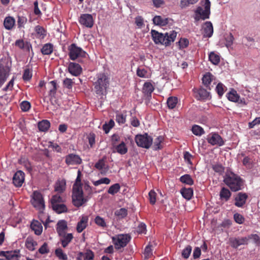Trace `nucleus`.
Here are the masks:
<instances>
[{"instance_id": "1", "label": "nucleus", "mask_w": 260, "mask_h": 260, "mask_svg": "<svg viewBox=\"0 0 260 260\" xmlns=\"http://www.w3.org/2000/svg\"><path fill=\"white\" fill-rule=\"evenodd\" d=\"M224 183L234 192L244 188V180L238 175L233 172H226L223 179Z\"/></svg>"}, {"instance_id": "2", "label": "nucleus", "mask_w": 260, "mask_h": 260, "mask_svg": "<svg viewBox=\"0 0 260 260\" xmlns=\"http://www.w3.org/2000/svg\"><path fill=\"white\" fill-rule=\"evenodd\" d=\"M151 33L155 44L165 46L169 45L171 42H174L177 36V32L174 31L162 34L155 30H151Z\"/></svg>"}, {"instance_id": "3", "label": "nucleus", "mask_w": 260, "mask_h": 260, "mask_svg": "<svg viewBox=\"0 0 260 260\" xmlns=\"http://www.w3.org/2000/svg\"><path fill=\"white\" fill-rule=\"evenodd\" d=\"M96 80L93 83L94 91L99 96L105 95L109 84V77L103 73L96 75Z\"/></svg>"}, {"instance_id": "4", "label": "nucleus", "mask_w": 260, "mask_h": 260, "mask_svg": "<svg viewBox=\"0 0 260 260\" xmlns=\"http://www.w3.org/2000/svg\"><path fill=\"white\" fill-rule=\"evenodd\" d=\"M69 55L71 60H75L86 56V52L75 44H72L68 47Z\"/></svg>"}, {"instance_id": "5", "label": "nucleus", "mask_w": 260, "mask_h": 260, "mask_svg": "<svg viewBox=\"0 0 260 260\" xmlns=\"http://www.w3.org/2000/svg\"><path fill=\"white\" fill-rule=\"evenodd\" d=\"M135 141L138 146L148 149L152 144L153 139L147 134H144L137 135Z\"/></svg>"}, {"instance_id": "6", "label": "nucleus", "mask_w": 260, "mask_h": 260, "mask_svg": "<svg viewBox=\"0 0 260 260\" xmlns=\"http://www.w3.org/2000/svg\"><path fill=\"white\" fill-rule=\"evenodd\" d=\"M202 5L204 7V10L199 6L197 7L195 13L197 15H199L202 20H205L209 18L210 17L211 3L209 0H205V2Z\"/></svg>"}, {"instance_id": "7", "label": "nucleus", "mask_w": 260, "mask_h": 260, "mask_svg": "<svg viewBox=\"0 0 260 260\" xmlns=\"http://www.w3.org/2000/svg\"><path fill=\"white\" fill-rule=\"evenodd\" d=\"M131 239V237L127 234H120L112 238L113 242L116 249L125 247Z\"/></svg>"}, {"instance_id": "8", "label": "nucleus", "mask_w": 260, "mask_h": 260, "mask_svg": "<svg viewBox=\"0 0 260 260\" xmlns=\"http://www.w3.org/2000/svg\"><path fill=\"white\" fill-rule=\"evenodd\" d=\"M72 202L74 206L80 207L86 202L83 196L82 189H73Z\"/></svg>"}, {"instance_id": "9", "label": "nucleus", "mask_w": 260, "mask_h": 260, "mask_svg": "<svg viewBox=\"0 0 260 260\" xmlns=\"http://www.w3.org/2000/svg\"><path fill=\"white\" fill-rule=\"evenodd\" d=\"M31 203L34 207L40 211H42L45 207L42 195L37 191L34 192Z\"/></svg>"}, {"instance_id": "10", "label": "nucleus", "mask_w": 260, "mask_h": 260, "mask_svg": "<svg viewBox=\"0 0 260 260\" xmlns=\"http://www.w3.org/2000/svg\"><path fill=\"white\" fill-rule=\"evenodd\" d=\"M208 143L214 146H221L224 145V142L222 137L217 133H213L208 135L207 139Z\"/></svg>"}, {"instance_id": "11", "label": "nucleus", "mask_w": 260, "mask_h": 260, "mask_svg": "<svg viewBox=\"0 0 260 260\" xmlns=\"http://www.w3.org/2000/svg\"><path fill=\"white\" fill-rule=\"evenodd\" d=\"M248 198V194L245 192H240L238 193L235 197L234 205L237 207H243L245 204Z\"/></svg>"}, {"instance_id": "12", "label": "nucleus", "mask_w": 260, "mask_h": 260, "mask_svg": "<svg viewBox=\"0 0 260 260\" xmlns=\"http://www.w3.org/2000/svg\"><path fill=\"white\" fill-rule=\"evenodd\" d=\"M79 22L83 25L91 28L93 25V19L91 15L84 14L81 15L79 18Z\"/></svg>"}, {"instance_id": "13", "label": "nucleus", "mask_w": 260, "mask_h": 260, "mask_svg": "<svg viewBox=\"0 0 260 260\" xmlns=\"http://www.w3.org/2000/svg\"><path fill=\"white\" fill-rule=\"evenodd\" d=\"M250 238H251L241 237L231 238L230 239L231 245L233 248H237L240 245H247Z\"/></svg>"}, {"instance_id": "14", "label": "nucleus", "mask_w": 260, "mask_h": 260, "mask_svg": "<svg viewBox=\"0 0 260 260\" xmlns=\"http://www.w3.org/2000/svg\"><path fill=\"white\" fill-rule=\"evenodd\" d=\"M24 180V173L21 171H18L14 174L13 182L16 187L22 186Z\"/></svg>"}, {"instance_id": "15", "label": "nucleus", "mask_w": 260, "mask_h": 260, "mask_svg": "<svg viewBox=\"0 0 260 260\" xmlns=\"http://www.w3.org/2000/svg\"><path fill=\"white\" fill-rule=\"evenodd\" d=\"M59 237V241L63 248H66L71 242L73 239V235L71 233H67L58 235Z\"/></svg>"}, {"instance_id": "16", "label": "nucleus", "mask_w": 260, "mask_h": 260, "mask_svg": "<svg viewBox=\"0 0 260 260\" xmlns=\"http://www.w3.org/2000/svg\"><path fill=\"white\" fill-rule=\"evenodd\" d=\"M82 159L78 155L70 154L66 157V162L68 165H75L80 164Z\"/></svg>"}, {"instance_id": "17", "label": "nucleus", "mask_w": 260, "mask_h": 260, "mask_svg": "<svg viewBox=\"0 0 260 260\" xmlns=\"http://www.w3.org/2000/svg\"><path fill=\"white\" fill-rule=\"evenodd\" d=\"M69 72L75 76H78L82 72V68L81 66L75 62H70L68 67Z\"/></svg>"}, {"instance_id": "18", "label": "nucleus", "mask_w": 260, "mask_h": 260, "mask_svg": "<svg viewBox=\"0 0 260 260\" xmlns=\"http://www.w3.org/2000/svg\"><path fill=\"white\" fill-rule=\"evenodd\" d=\"M113 152H117L120 154H124L127 152V148L123 141L120 142L118 144H114L112 148Z\"/></svg>"}, {"instance_id": "19", "label": "nucleus", "mask_w": 260, "mask_h": 260, "mask_svg": "<svg viewBox=\"0 0 260 260\" xmlns=\"http://www.w3.org/2000/svg\"><path fill=\"white\" fill-rule=\"evenodd\" d=\"M88 217L87 216H82L77 223L76 230L78 233H81L87 226Z\"/></svg>"}, {"instance_id": "20", "label": "nucleus", "mask_w": 260, "mask_h": 260, "mask_svg": "<svg viewBox=\"0 0 260 260\" xmlns=\"http://www.w3.org/2000/svg\"><path fill=\"white\" fill-rule=\"evenodd\" d=\"M196 97L198 100H206L209 96V92L203 88L194 89Z\"/></svg>"}, {"instance_id": "21", "label": "nucleus", "mask_w": 260, "mask_h": 260, "mask_svg": "<svg viewBox=\"0 0 260 260\" xmlns=\"http://www.w3.org/2000/svg\"><path fill=\"white\" fill-rule=\"evenodd\" d=\"M232 196V193L230 190L225 188L222 187L219 192V197L221 201L223 202L228 201Z\"/></svg>"}, {"instance_id": "22", "label": "nucleus", "mask_w": 260, "mask_h": 260, "mask_svg": "<svg viewBox=\"0 0 260 260\" xmlns=\"http://www.w3.org/2000/svg\"><path fill=\"white\" fill-rule=\"evenodd\" d=\"M170 21H171L170 19L160 16H155L153 18V22L154 24L162 26L166 25L169 23Z\"/></svg>"}, {"instance_id": "23", "label": "nucleus", "mask_w": 260, "mask_h": 260, "mask_svg": "<svg viewBox=\"0 0 260 260\" xmlns=\"http://www.w3.org/2000/svg\"><path fill=\"white\" fill-rule=\"evenodd\" d=\"M30 227L37 235H40L42 234L43 226L41 223L38 220H33L31 223Z\"/></svg>"}, {"instance_id": "24", "label": "nucleus", "mask_w": 260, "mask_h": 260, "mask_svg": "<svg viewBox=\"0 0 260 260\" xmlns=\"http://www.w3.org/2000/svg\"><path fill=\"white\" fill-rule=\"evenodd\" d=\"M154 88L151 83L149 82H145L143 85V92L148 98L151 96V93L153 91Z\"/></svg>"}, {"instance_id": "25", "label": "nucleus", "mask_w": 260, "mask_h": 260, "mask_svg": "<svg viewBox=\"0 0 260 260\" xmlns=\"http://www.w3.org/2000/svg\"><path fill=\"white\" fill-rule=\"evenodd\" d=\"M15 24V19L11 16L6 17L4 21V26L7 30H11Z\"/></svg>"}, {"instance_id": "26", "label": "nucleus", "mask_w": 260, "mask_h": 260, "mask_svg": "<svg viewBox=\"0 0 260 260\" xmlns=\"http://www.w3.org/2000/svg\"><path fill=\"white\" fill-rule=\"evenodd\" d=\"M180 193L184 199L187 200H189L193 196V189L191 187H183L180 190Z\"/></svg>"}, {"instance_id": "27", "label": "nucleus", "mask_w": 260, "mask_h": 260, "mask_svg": "<svg viewBox=\"0 0 260 260\" xmlns=\"http://www.w3.org/2000/svg\"><path fill=\"white\" fill-rule=\"evenodd\" d=\"M68 229L67 223L65 220H59L56 227V231L58 235L67 233L66 231Z\"/></svg>"}, {"instance_id": "28", "label": "nucleus", "mask_w": 260, "mask_h": 260, "mask_svg": "<svg viewBox=\"0 0 260 260\" xmlns=\"http://www.w3.org/2000/svg\"><path fill=\"white\" fill-rule=\"evenodd\" d=\"M213 77L214 76L212 75L211 73L208 72L206 73L202 78V82L203 84L209 90L211 89L210 85L213 80Z\"/></svg>"}, {"instance_id": "29", "label": "nucleus", "mask_w": 260, "mask_h": 260, "mask_svg": "<svg viewBox=\"0 0 260 260\" xmlns=\"http://www.w3.org/2000/svg\"><path fill=\"white\" fill-rule=\"evenodd\" d=\"M204 32V35L206 37L210 38L212 36L213 32V27L210 21H207L205 23Z\"/></svg>"}, {"instance_id": "30", "label": "nucleus", "mask_w": 260, "mask_h": 260, "mask_svg": "<svg viewBox=\"0 0 260 260\" xmlns=\"http://www.w3.org/2000/svg\"><path fill=\"white\" fill-rule=\"evenodd\" d=\"M180 182L189 186H191L194 184V181L189 174H185L181 176Z\"/></svg>"}, {"instance_id": "31", "label": "nucleus", "mask_w": 260, "mask_h": 260, "mask_svg": "<svg viewBox=\"0 0 260 260\" xmlns=\"http://www.w3.org/2000/svg\"><path fill=\"white\" fill-rule=\"evenodd\" d=\"M226 97L228 100L231 102H237L239 101V95L237 93V91L232 89L229 92L226 94Z\"/></svg>"}, {"instance_id": "32", "label": "nucleus", "mask_w": 260, "mask_h": 260, "mask_svg": "<svg viewBox=\"0 0 260 260\" xmlns=\"http://www.w3.org/2000/svg\"><path fill=\"white\" fill-rule=\"evenodd\" d=\"M35 30L36 33V37L38 38L42 39L46 36V31L45 29L40 25H37L35 28Z\"/></svg>"}, {"instance_id": "33", "label": "nucleus", "mask_w": 260, "mask_h": 260, "mask_svg": "<svg viewBox=\"0 0 260 260\" xmlns=\"http://www.w3.org/2000/svg\"><path fill=\"white\" fill-rule=\"evenodd\" d=\"M16 46H18L19 48L22 49L26 51H29L31 47V45L27 42H24L23 40H19L15 42Z\"/></svg>"}, {"instance_id": "34", "label": "nucleus", "mask_w": 260, "mask_h": 260, "mask_svg": "<svg viewBox=\"0 0 260 260\" xmlns=\"http://www.w3.org/2000/svg\"><path fill=\"white\" fill-rule=\"evenodd\" d=\"M66 182L64 180L56 182L55 186V190L58 192H62L66 189Z\"/></svg>"}, {"instance_id": "35", "label": "nucleus", "mask_w": 260, "mask_h": 260, "mask_svg": "<svg viewBox=\"0 0 260 260\" xmlns=\"http://www.w3.org/2000/svg\"><path fill=\"white\" fill-rule=\"evenodd\" d=\"M50 124L48 120H43L38 123V128L40 131L46 132L50 127Z\"/></svg>"}, {"instance_id": "36", "label": "nucleus", "mask_w": 260, "mask_h": 260, "mask_svg": "<svg viewBox=\"0 0 260 260\" xmlns=\"http://www.w3.org/2000/svg\"><path fill=\"white\" fill-rule=\"evenodd\" d=\"M53 50V45L50 43H47L43 46L41 52L44 55H49L52 53Z\"/></svg>"}, {"instance_id": "37", "label": "nucleus", "mask_w": 260, "mask_h": 260, "mask_svg": "<svg viewBox=\"0 0 260 260\" xmlns=\"http://www.w3.org/2000/svg\"><path fill=\"white\" fill-rule=\"evenodd\" d=\"M53 210L58 213H61L66 212L67 208L65 205L62 203L55 204V205L51 206Z\"/></svg>"}, {"instance_id": "38", "label": "nucleus", "mask_w": 260, "mask_h": 260, "mask_svg": "<svg viewBox=\"0 0 260 260\" xmlns=\"http://www.w3.org/2000/svg\"><path fill=\"white\" fill-rule=\"evenodd\" d=\"M178 102V98L176 96H170L167 100V105L169 109H173Z\"/></svg>"}, {"instance_id": "39", "label": "nucleus", "mask_w": 260, "mask_h": 260, "mask_svg": "<svg viewBox=\"0 0 260 260\" xmlns=\"http://www.w3.org/2000/svg\"><path fill=\"white\" fill-rule=\"evenodd\" d=\"M37 242L31 237H28L25 241V245L27 248L31 251L35 250Z\"/></svg>"}, {"instance_id": "40", "label": "nucleus", "mask_w": 260, "mask_h": 260, "mask_svg": "<svg viewBox=\"0 0 260 260\" xmlns=\"http://www.w3.org/2000/svg\"><path fill=\"white\" fill-rule=\"evenodd\" d=\"M95 167L101 171V173H105L107 170L105 161L104 159H100L95 165Z\"/></svg>"}, {"instance_id": "41", "label": "nucleus", "mask_w": 260, "mask_h": 260, "mask_svg": "<svg viewBox=\"0 0 260 260\" xmlns=\"http://www.w3.org/2000/svg\"><path fill=\"white\" fill-rule=\"evenodd\" d=\"M191 131L196 136H201L205 133L204 129L198 125H193L192 126Z\"/></svg>"}, {"instance_id": "42", "label": "nucleus", "mask_w": 260, "mask_h": 260, "mask_svg": "<svg viewBox=\"0 0 260 260\" xmlns=\"http://www.w3.org/2000/svg\"><path fill=\"white\" fill-rule=\"evenodd\" d=\"M209 60L214 64H218L220 61V57L218 55L214 53L213 52H211L209 55Z\"/></svg>"}, {"instance_id": "43", "label": "nucleus", "mask_w": 260, "mask_h": 260, "mask_svg": "<svg viewBox=\"0 0 260 260\" xmlns=\"http://www.w3.org/2000/svg\"><path fill=\"white\" fill-rule=\"evenodd\" d=\"M164 141V137L161 136H158L155 140L153 145V149L155 150H157L158 149H160L162 147L160 145L161 143H162Z\"/></svg>"}, {"instance_id": "44", "label": "nucleus", "mask_w": 260, "mask_h": 260, "mask_svg": "<svg viewBox=\"0 0 260 260\" xmlns=\"http://www.w3.org/2000/svg\"><path fill=\"white\" fill-rule=\"evenodd\" d=\"M120 188V185L118 183H115L109 187L108 192L109 194L113 195L118 192L119 191Z\"/></svg>"}, {"instance_id": "45", "label": "nucleus", "mask_w": 260, "mask_h": 260, "mask_svg": "<svg viewBox=\"0 0 260 260\" xmlns=\"http://www.w3.org/2000/svg\"><path fill=\"white\" fill-rule=\"evenodd\" d=\"M183 158L185 162L189 165H192L191 159L193 158V156L188 151L183 152Z\"/></svg>"}, {"instance_id": "46", "label": "nucleus", "mask_w": 260, "mask_h": 260, "mask_svg": "<svg viewBox=\"0 0 260 260\" xmlns=\"http://www.w3.org/2000/svg\"><path fill=\"white\" fill-rule=\"evenodd\" d=\"M81 172L80 171L78 170V175L77 178L76 179L75 183L73 185V189H81Z\"/></svg>"}, {"instance_id": "47", "label": "nucleus", "mask_w": 260, "mask_h": 260, "mask_svg": "<svg viewBox=\"0 0 260 260\" xmlns=\"http://www.w3.org/2000/svg\"><path fill=\"white\" fill-rule=\"evenodd\" d=\"M126 114L117 113L116 115V121L119 124H124L126 121Z\"/></svg>"}, {"instance_id": "48", "label": "nucleus", "mask_w": 260, "mask_h": 260, "mask_svg": "<svg viewBox=\"0 0 260 260\" xmlns=\"http://www.w3.org/2000/svg\"><path fill=\"white\" fill-rule=\"evenodd\" d=\"M63 202L61 197L58 194L53 196L51 200V206L55 205V204H61Z\"/></svg>"}, {"instance_id": "49", "label": "nucleus", "mask_w": 260, "mask_h": 260, "mask_svg": "<svg viewBox=\"0 0 260 260\" xmlns=\"http://www.w3.org/2000/svg\"><path fill=\"white\" fill-rule=\"evenodd\" d=\"M55 253L60 259L67 260L68 259L67 255L63 253V250L61 248L56 249L55 250Z\"/></svg>"}, {"instance_id": "50", "label": "nucleus", "mask_w": 260, "mask_h": 260, "mask_svg": "<svg viewBox=\"0 0 260 260\" xmlns=\"http://www.w3.org/2000/svg\"><path fill=\"white\" fill-rule=\"evenodd\" d=\"M79 255L83 256L84 260H91L94 258V253L91 250H88L85 253L80 252Z\"/></svg>"}, {"instance_id": "51", "label": "nucleus", "mask_w": 260, "mask_h": 260, "mask_svg": "<svg viewBox=\"0 0 260 260\" xmlns=\"http://www.w3.org/2000/svg\"><path fill=\"white\" fill-rule=\"evenodd\" d=\"M189 45V40L186 38H180V55H182L181 53L182 49L186 48Z\"/></svg>"}, {"instance_id": "52", "label": "nucleus", "mask_w": 260, "mask_h": 260, "mask_svg": "<svg viewBox=\"0 0 260 260\" xmlns=\"http://www.w3.org/2000/svg\"><path fill=\"white\" fill-rule=\"evenodd\" d=\"M94 221L98 225L102 228H105L107 226L106 222L104 219L99 216H97L95 218Z\"/></svg>"}, {"instance_id": "53", "label": "nucleus", "mask_w": 260, "mask_h": 260, "mask_svg": "<svg viewBox=\"0 0 260 260\" xmlns=\"http://www.w3.org/2000/svg\"><path fill=\"white\" fill-rule=\"evenodd\" d=\"M110 183V180L108 178H103L97 181H92V183L95 186H98L101 184H109Z\"/></svg>"}, {"instance_id": "54", "label": "nucleus", "mask_w": 260, "mask_h": 260, "mask_svg": "<svg viewBox=\"0 0 260 260\" xmlns=\"http://www.w3.org/2000/svg\"><path fill=\"white\" fill-rule=\"evenodd\" d=\"M27 22V18L23 16H18L17 20V25L19 28L23 27Z\"/></svg>"}, {"instance_id": "55", "label": "nucleus", "mask_w": 260, "mask_h": 260, "mask_svg": "<svg viewBox=\"0 0 260 260\" xmlns=\"http://www.w3.org/2000/svg\"><path fill=\"white\" fill-rule=\"evenodd\" d=\"M234 219L235 222L238 224H242L245 220L243 216L238 213L234 214Z\"/></svg>"}, {"instance_id": "56", "label": "nucleus", "mask_w": 260, "mask_h": 260, "mask_svg": "<svg viewBox=\"0 0 260 260\" xmlns=\"http://www.w3.org/2000/svg\"><path fill=\"white\" fill-rule=\"evenodd\" d=\"M224 85L221 83H219L216 87V91L220 98L223 95L224 92Z\"/></svg>"}, {"instance_id": "57", "label": "nucleus", "mask_w": 260, "mask_h": 260, "mask_svg": "<svg viewBox=\"0 0 260 260\" xmlns=\"http://www.w3.org/2000/svg\"><path fill=\"white\" fill-rule=\"evenodd\" d=\"M199 0H181L180 2L182 8L186 7L189 5H193L198 2Z\"/></svg>"}, {"instance_id": "58", "label": "nucleus", "mask_w": 260, "mask_h": 260, "mask_svg": "<svg viewBox=\"0 0 260 260\" xmlns=\"http://www.w3.org/2000/svg\"><path fill=\"white\" fill-rule=\"evenodd\" d=\"M243 165L247 168H251L252 167V159L249 156H245L243 160Z\"/></svg>"}, {"instance_id": "59", "label": "nucleus", "mask_w": 260, "mask_h": 260, "mask_svg": "<svg viewBox=\"0 0 260 260\" xmlns=\"http://www.w3.org/2000/svg\"><path fill=\"white\" fill-rule=\"evenodd\" d=\"M115 214L117 216L120 218H123L127 215V210L125 208H121L116 210Z\"/></svg>"}, {"instance_id": "60", "label": "nucleus", "mask_w": 260, "mask_h": 260, "mask_svg": "<svg viewBox=\"0 0 260 260\" xmlns=\"http://www.w3.org/2000/svg\"><path fill=\"white\" fill-rule=\"evenodd\" d=\"M148 196L150 204L154 205L156 202V193L153 190H151L149 192Z\"/></svg>"}, {"instance_id": "61", "label": "nucleus", "mask_w": 260, "mask_h": 260, "mask_svg": "<svg viewBox=\"0 0 260 260\" xmlns=\"http://www.w3.org/2000/svg\"><path fill=\"white\" fill-rule=\"evenodd\" d=\"M151 245H147L144 250V255L146 258H149L152 254Z\"/></svg>"}, {"instance_id": "62", "label": "nucleus", "mask_w": 260, "mask_h": 260, "mask_svg": "<svg viewBox=\"0 0 260 260\" xmlns=\"http://www.w3.org/2000/svg\"><path fill=\"white\" fill-rule=\"evenodd\" d=\"M137 74L142 78H148V73L144 69L138 68L137 71Z\"/></svg>"}, {"instance_id": "63", "label": "nucleus", "mask_w": 260, "mask_h": 260, "mask_svg": "<svg viewBox=\"0 0 260 260\" xmlns=\"http://www.w3.org/2000/svg\"><path fill=\"white\" fill-rule=\"evenodd\" d=\"M234 40V36L231 33H230V35L228 36H227L225 38L226 46L227 47H231L233 45Z\"/></svg>"}, {"instance_id": "64", "label": "nucleus", "mask_w": 260, "mask_h": 260, "mask_svg": "<svg viewBox=\"0 0 260 260\" xmlns=\"http://www.w3.org/2000/svg\"><path fill=\"white\" fill-rule=\"evenodd\" d=\"M18 257V253L16 251H7V254L6 258L7 260H12Z\"/></svg>"}]
</instances>
